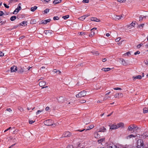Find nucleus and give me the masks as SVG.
<instances>
[{
  "mask_svg": "<svg viewBox=\"0 0 148 148\" xmlns=\"http://www.w3.org/2000/svg\"><path fill=\"white\" fill-rule=\"evenodd\" d=\"M89 16L88 15H84V16H82L80 17L79 18V19L82 20V21H83L84 20L85 18L88 16Z\"/></svg>",
  "mask_w": 148,
  "mask_h": 148,
  "instance_id": "obj_21",
  "label": "nucleus"
},
{
  "mask_svg": "<svg viewBox=\"0 0 148 148\" xmlns=\"http://www.w3.org/2000/svg\"><path fill=\"white\" fill-rule=\"evenodd\" d=\"M24 37H25V36H23L20 37L19 38V39H22Z\"/></svg>",
  "mask_w": 148,
  "mask_h": 148,
  "instance_id": "obj_63",
  "label": "nucleus"
},
{
  "mask_svg": "<svg viewBox=\"0 0 148 148\" xmlns=\"http://www.w3.org/2000/svg\"><path fill=\"white\" fill-rule=\"evenodd\" d=\"M91 31V32L90 33V34L89 35L90 37H92L93 35H94L95 34V32H93L92 30Z\"/></svg>",
  "mask_w": 148,
  "mask_h": 148,
  "instance_id": "obj_35",
  "label": "nucleus"
},
{
  "mask_svg": "<svg viewBox=\"0 0 148 148\" xmlns=\"http://www.w3.org/2000/svg\"><path fill=\"white\" fill-rule=\"evenodd\" d=\"M130 52H127V53H124L123 55L125 56H129L130 55Z\"/></svg>",
  "mask_w": 148,
  "mask_h": 148,
  "instance_id": "obj_34",
  "label": "nucleus"
},
{
  "mask_svg": "<svg viewBox=\"0 0 148 148\" xmlns=\"http://www.w3.org/2000/svg\"><path fill=\"white\" fill-rule=\"evenodd\" d=\"M111 97L110 96H108L107 95H105L104 97L103 98V101H105L108 99L110 98Z\"/></svg>",
  "mask_w": 148,
  "mask_h": 148,
  "instance_id": "obj_26",
  "label": "nucleus"
},
{
  "mask_svg": "<svg viewBox=\"0 0 148 148\" xmlns=\"http://www.w3.org/2000/svg\"><path fill=\"white\" fill-rule=\"evenodd\" d=\"M21 9V7L20 5H19L17 8H16L14 11L13 14H16Z\"/></svg>",
  "mask_w": 148,
  "mask_h": 148,
  "instance_id": "obj_8",
  "label": "nucleus"
},
{
  "mask_svg": "<svg viewBox=\"0 0 148 148\" xmlns=\"http://www.w3.org/2000/svg\"><path fill=\"white\" fill-rule=\"evenodd\" d=\"M140 53V52L139 51H137L136 52L134 53V54L135 55H136L137 54H139Z\"/></svg>",
  "mask_w": 148,
  "mask_h": 148,
  "instance_id": "obj_56",
  "label": "nucleus"
},
{
  "mask_svg": "<svg viewBox=\"0 0 148 148\" xmlns=\"http://www.w3.org/2000/svg\"><path fill=\"white\" fill-rule=\"evenodd\" d=\"M144 25V24L143 23L140 24L138 25V26L137 27V28H138L142 29L143 28Z\"/></svg>",
  "mask_w": 148,
  "mask_h": 148,
  "instance_id": "obj_25",
  "label": "nucleus"
},
{
  "mask_svg": "<svg viewBox=\"0 0 148 148\" xmlns=\"http://www.w3.org/2000/svg\"><path fill=\"white\" fill-rule=\"evenodd\" d=\"M59 19V18L58 16H55L53 17V19L54 20H58Z\"/></svg>",
  "mask_w": 148,
  "mask_h": 148,
  "instance_id": "obj_39",
  "label": "nucleus"
},
{
  "mask_svg": "<svg viewBox=\"0 0 148 148\" xmlns=\"http://www.w3.org/2000/svg\"><path fill=\"white\" fill-rule=\"evenodd\" d=\"M4 55V53H3L2 52L0 51V57H2Z\"/></svg>",
  "mask_w": 148,
  "mask_h": 148,
  "instance_id": "obj_54",
  "label": "nucleus"
},
{
  "mask_svg": "<svg viewBox=\"0 0 148 148\" xmlns=\"http://www.w3.org/2000/svg\"><path fill=\"white\" fill-rule=\"evenodd\" d=\"M54 72L55 73H57V72H58L59 74L61 73V72L60 71H57L56 69L54 70Z\"/></svg>",
  "mask_w": 148,
  "mask_h": 148,
  "instance_id": "obj_50",
  "label": "nucleus"
},
{
  "mask_svg": "<svg viewBox=\"0 0 148 148\" xmlns=\"http://www.w3.org/2000/svg\"><path fill=\"white\" fill-rule=\"evenodd\" d=\"M51 21L50 19H49L47 20H42V21L41 24H46L48 23L49 22Z\"/></svg>",
  "mask_w": 148,
  "mask_h": 148,
  "instance_id": "obj_12",
  "label": "nucleus"
},
{
  "mask_svg": "<svg viewBox=\"0 0 148 148\" xmlns=\"http://www.w3.org/2000/svg\"><path fill=\"white\" fill-rule=\"evenodd\" d=\"M66 99L65 97L62 96L57 98V101L59 103H63Z\"/></svg>",
  "mask_w": 148,
  "mask_h": 148,
  "instance_id": "obj_4",
  "label": "nucleus"
},
{
  "mask_svg": "<svg viewBox=\"0 0 148 148\" xmlns=\"http://www.w3.org/2000/svg\"><path fill=\"white\" fill-rule=\"evenodd\" d=\"M27 23V21H23L21 23L19 24V26H20L21 25L23 26V24L24 25L25 24H26L25 25H27V24H26Z\"/></svg>",
  "mask_w": 148,
  "mask_h": 148,
  "instance_id": "obj_30",
  "label": "nucleus"
},
{
  "mask_svg": "<svg viewBox=\"0 0 148 148\" xmlns=\"http://www.w3.org/2000/svg\"><path fill=\"white\" fill-rule=\"evenodd\" d=\"M45 66H42V67H41L40 68V70H42V69H45Z\"/></svg>",
  "mask_w": 148,
  "mask_h": 148,
  "instance_id": "obj_64",
  "label": "nucleus"
},
{
  "mask_svg": "<svg viewBox=\"0 0 148 148\" xmlns=\"http://www.w3.org/2000/svg\"><path fill=\"white\" fill-rule=\"evenodd\" d=\"M144 144L142 139H139L136 142V147L137 148H143Z\"/></svg>",
  "mask_w": 148,
  "mask_h": 148,
  "instance_id": "obj_1",
  "label": "nucleus"
},
{
  "mask_svg": "<svg viewBox=\"0 0 148 148\" xmlns=\"http://www.w3.org/2000/svg\"><path fill=\"white\" fill-rule=\"evenodd\" d=\"M46 84L45 81H42L40 82L39 83V85L40 86L42 87L45 86Z\"/></svg>",
  "mask_w": 148,
  "mask_h": 148,
  "instance_id": "obj_15",
  "label": "nucleus"
},
{
  "mask_svg": "<svg viewBox=\"0 0 148 148\" xmlns=\"http://www.w3.org/2000/svg\"><path fill=\"white\" fill-rule=\"evenodd\" d=\"M89 2V0H83L82 2L83 3H88Z\"/></svg>",
  "mask_w": 148,
  "mask_h": 148,
  "instance_id": "obj_44",
  "label": "nucleus"
},
{
  "mask_svg": "<svg viewBox=\"0 0 148 148\" xmlns=\"http://www.w3.org/2000/svg\"><path fill=\"white\" fill-rule=\"evenodd\" d=\"M90 20L92 21H95V22H100V20L99 19H98L96 17H92L90 18Z\"/></svg>",
  "mask_w": 148,
  "mask_h": 148,
  "instance_id": "obj_13",
  "label": "nucleus"
},
{
  "mask_svg": "<svg viewBox=\"0 0 148 148\" xmlns=\"http://www.w3.org/2000/svg\"><path fill=\"white\" fill-rule=\"evenodd\" d=\"M104 140V138H102L98 140L99 143H100L103 142Z\"/></svg>",
  "mask_w": 148,
  "mask_h": 148,
  "instance_id": "obj_31",
  "label": "nucleus"
},
{
  "mask_svg": "<svg viewBox=\"0 0 148 148\" xmlns=\"http://www.w3.org/2000/svg\"><path fill=\"white\" fill-rule=\"evenodd\" d=\"M113 89L114 90H122V89L121 88H119V87L114 88H113Z\"/></svg>",
  "mask_w": 148,
  "mask_h": 148,
  "instance_id": "obj_46",
  "label": "nucleus"
},
{
  "mask_svg": "<svg viewBox=\"0 0 148 148\" xmlns=\"http://www.w3.org/2000/svg\"><path fill=\"white\" fill-rule=\"evenodd\" d=\"M126 0H117V1L120 3H125Z\"/></svg>",
  "mask_w": 148,
  "mask_h": 148,
  "instance_id": "obj_33",
  "label": "nucleus"
},
{
  "mask_svg": "<svg viewBox=\"0 0 148 148\" xmlns=\"http://www.w3.org/2000/svg\"><path fill=\"white\" fill-rule=\"evenodd\" d=\"M112 69L111 68H103L101 69V70L105 72H107L110 71Z\"/></svg>",
  "mask_w": 148,
  "mask_h": 148,
  "instance_id": "obj_20",
  "label": "nucleus"
},
{
  "mask_svg": "<svg viewBox=\"0 0 148 148\" xmlns=\"http://www.w3.org/2000/svg\"><path fill=\"white\" fill-rule=\"evenodd\" d=\"M94 125H90L89 126V127L90 128V129H92L93 128H94Z\"/></svg>",
  "mask_w": 148,
  "mask_h": 148,
  "instance_id": "obj_55",
  "label": "nucleus"
},
{
  "mask_svg": "<svg viewBox=\"0 0 148 148\" xmlns=\"http://www.w3.org/2000/svg\"><path fill=\"white\" fill-rule=\"evenodd\" d=\"M49 9H46L44 10V12L45 13H47V12H49Z\"/></svg>",
  "mask_w": 148,
  "mask_h": 148,
  "instance_id": "obj_47",
  "label": "nucleus"
},
{
  "mask_svg": "<svg viewBox=\"0 0 148 148\" xmlns=\"http://www.w3.org/2000/svg\"><path fill=\"white\" fill-rule=\"evenodd\" d=\"M118 95L121 96V97H123V94L121 93H118Z\"/></svg>",
  "mask_w": 148,
  "mask_h": 148,
  "instance_id": "obj_51",
  "label": "nucleus"
},
{
  "mask_svg": "<svg viewBox=\"0 0 148 148\" xmlns=\"http://www.w3.org/2000/svg\"><path fill=\"white\" fill-rule=\"evenodd\" d=\"M3 5L6 8H9V6L8 5H7L6 4H5V3H4L3 4Z\"/></svg>",
  "mask_w": 148,
  "mask_h": 148,
  "instance_id": "obj_59",
  "label": "nucleus"
},
{
  "mask_svg": "<svg viewBox=\"0 0 148 148\" xmlns=\"http://www.w3.org/2000/svg\"><path fill=\"white\" fill-rule=\"evenodd\" d=\"M122 17V16H114L113 17L114 19L115 20H119L121 19Z\"/></svg>",
  "mask_w": 148,
  "mask_h": 148,
  "instance_id": "obj_16",
  "label": "nucleus"
},
{
  "mask_svg": "<svg viewBox=\"0 0 148 148\" xmlns=\"http://www.w3.org/2000/svg\"><path fill=\"white\" fill-rule=\"evenodd\" d=\"M143 45V44L142 43H141V44H140L138 45L137 46H136V47L138 49H139L140 48V47L142 46V45Z\"/></svg>",
  "mask_w": 148,
  "mask_h": 148,
  "instance_id": "obj_41",
  "label": "nucleus"
},
{
  "mask_svg": "<svg viewBox=\"0 0 148 148\" xmlns=\"http://www.w3.org/2000/svg\"><path fill=\"white\" fill-rule=\"evenodd\" d=\"M130 24L131 25V27H134L135 26V23L132 22Z\"/></svg>",
  "mask_w": 148,
  "mask_h": 148,
  "instance_id": "obj_40",
  "label": "nucleus"
},
{
  "mask_svg": "<svg viewBox=\"0 0 148 148\" xmlns=\"http://www.w3.org/2000/svg\"><path fill=\"white\" fill-rule=\"evenodd\" d=\"M6 111L9 112L10 113H11L12 112V110L11 108H10L7 109L6 110Z\"/></svg>",
  "mask_w": 148,
  "mask_h": 148,
  "instance_id": "obj_43",
  "label": "nucleus"
},
{
  "mask_svg": "<svg viewBox=\"0 0 148 148\" xmlns=\"http://www.w3.org/2000/svg\"><path fill=\"white\" fill-rule=\"evenodd\" d=\"M11 128V127H10L9 128H8V129H7L6 130H5L4 131V132H6V131H8Z\"/></svg>",
  "mask_w": 148,
  "mask_h": 148,
  "instance_id": "obj_60",
  "label": "nucleus"
},
{
  "mask_svg": "<svg viewBox=\"0 0 148 148\" xmlns=\"http://www.w3.org/2000/svg\"><path fill=\"white\" fill-rule=\"evenodd\" d=\"M99 131L98 132H95L94 133V137L95 138H100V135L99 134Z\"/></svg>",
  "mask_w": 148,
  "mask_h": 148,
  "instance_id": "obj_11",
  "label": "nucleus"
},
{
  "mask_svg": "<svg viewBox=\"0 0 148 148\" xmlns=\"http://www.w3.org/2000/svg\"><path fill=\"white\" fill-rule=\"evenodd\" d=\"M86 92L84 90H83L77 94L76 95V96L77 97L81 98L84 97L86 96Z\"/></svg>",
  "mask_w": 148,
  "mask_h": 148,
  "instance_id": "obj_2",
  "label": "nucleus"
},
{
  "mask_svg": "<svg viewBox=\"0 0 148 148\" xmlns=\"http://www.w3.org/2000/svg\"><path fill=\"white\" fill-rule=\"evenodd\" d=\"M109 126L110 127V130H115L117 129L116 125L115 124H112L111 125H110Z\"/></svg>",
  "mask_w": 148,
  "mask_h": 148,
  "instance_id": "obj_10",
  "label": "nucleus"
},
{
  "mask_svg": "<svg viewBox=\"0 0 148 148\" xmlns=\"http://www.w3.org/2000/svg\"><path fill=\"white\" fill-rule=\"evenodd\" d=\"M133 129L132 127L131 126H129L128 128V130L129 131H132Z\"/></svg>",
  "mask_w": 148,
  "mask_h": 148,
  "instance_id": "obj_37",
  "label": "nucleus"
},
{
  "mask_svg": "<svg viewBox=\"0 0 148 148\" xmlns=\"http://www.w3.org/2000/svg\"><path fill=\"white\" fill-rule=\"evenodd\" d=\"M50 120H48L45 121H44V124L45 125H53V124H50V123H49V122L50 121Z\"/></svg>",
  "mask_w": 148,
  "mask_h": 148,
  "instance_id": "obj_19",
  "label": "nucleus"
},
{
  "mask_svg": "<svg viewBox=\"0 0 148 148\" xmlns=\"http://www.w3.org/2000/svg\"><path fill=\"white\" fill-rule=\"evenodd\" d=\"M85 34V33L84 32H81L80 33L79 35H83Z\"/></svg>",
  "mask_w": 148,
  "mask_h": 148,
  "instance_id": "obj_57",
  "label": "nucleus"
},
{
  "mask_svg": "<svg viewBox=\"0 0 148 148\" xmlns=\"http://www.w3.org/2000/svg\"><path fill=\"white\" fill-rule=\"evenodd\" d=\"M127 26V28H129V29H130L132 28L131 27L130 24L129 25H128Z\"/></svg>",
  "mask_w": 148,
  "mask_h": 148,
  "instance_id": "obj_62",
  "label": "nucleus"
},
{
  "mask_svg": "<svg viewBox=\"0 0 148 148\" xmlns=\"http://www.w3.org/2000/svg\"><path fill=\"white\" fill-rule=\"evenodd\" d=\"M61 1V0H54L53 2V3L56 4L60 3Z\"/></svg>",
  "mask_w": 148,
  "mask_h": 148,
  "instance_id": "obj_24",
  "label": "nucleus"
},
{
  "mask_svg": "<svg viewBox=\"0 0 148 148\" xmlns=\"http://www.w3.org/2000/svg\"><path fill=\"white\" fill-rule=\"evenodd\" d=\"M91 53H92L93 55H95L96 56H99V53L98 51H91Z\"/></svg>",
  "mask_w": 148,
  "mask_h": 148,
  "instance_id": "obj_22",
  "label": "nucleus"
},
{
  "mask_svg": "<svg viewBox=\"0 0 148 148\" xmlns=\"http://www.w3.org/2000/svg\"><path fill=\"white\" fill-rule=\"evenodd\" d=\"M71 134L70 132L67 131L63 133L62 138L69 137L71 136Z\"/></svg>",
  "mask_w": 148,
  "mask_h": 148,
  "instance_id": "obj_3",
  "label": "nucleus"
},
{
  "mask_svg": "<svg viewBox=\"0 0 148 148\" xmlns=\"http://www.w3.org/2000/svg\"><path fill=\"white\" fill-rule=\"evenodd\" d=\"M86 102V101L85 100H82L80 101L79 102L81 103H85Z\"/></svg>",
  "mask_w": 148,
  "mask_h": 148,
  "instance_id": "obj_48",
  "label": "nucleus"
},
{
  "mask_svg": "<svg viewBox=\"0 0 148 148\" xmlns=\"http://www.w3.org/2000/svg\"><path fill=\"white\" fill-rule=\"evenodd\" d=\"M119 59L122 62V64L123 65H127L126 62L123 59L120 58Z\"/></svg>",
  "mask_w": 148,
  "mask_h": 148,
  "instance_id": "obj_17",
  "label": "nucleus"
},
{
  "mask_svg": "<svg viewBox=\"0 0 148 148\" xmlns=\"http://www.w3.org/2000/svg\"><path fill=\"white\" fill-rule=\"evenodd\" d=\"M67 148H73V146L72 145H69L68 146Z\"/></svg>",
  "mask_w": 148,
  "mask_h": 148,
  "instance_id": "obj_58",
  "label": "nucleus"
},
{
  "mask_svg": "<svg viewBox=\"0 0 148 148\" xmlns=\"http://www.w3.org/2000/svg\"><path fill=\"white\" fill-rule=\"evenodd\" d=\"M69 17V15H66L62 16V18L66 20Z\"/></svg>",
  "mask_w": 148,
  "mask_h": 148,
  "instance_id": "obj_32",
  "label": "nucleus"
},
{
  "mask_svg": "<svg viewBox=\"0 0 148 148\" xmlns=\"http://www.w3.org/2000/svg\"><path fill=\"white\" fill-rule=\"evenodd\" d=\"M66 104L67 105L71 104V106H73V103L72 102L68 101L66 103Z\"/></svg>",
  "mask_w": 148,
  "mask_h": 148,
  "instance_id": "obj_36",
  "label": "nucleus"
},
{
  "mask_svg": "<svg viewBox=\"0 0 148 148\" xmlns=\"http://www.w3.org/2000/svg\"><path fill=\"white\" fill-rule=\"evenodd\" d=\"M44 33L47 36H50L52 34V31L51 30H45Z\"/></svg>",
  "mask_w": 148,
  "mask_h": 148,
  "instance_id": "obj_7",
  "label": "nucleus"
},
{
  "mask_svg": "<svg viewBox=\"0 0 148 148\" xmlns=\"http://www.w3.org/2000/svg\"><path fill=\"white\" fill-rule=\"evenodd\" d=\"M106 128L104 127H103L101 129H100V130L99 131V132H104L106 131Z\"/></svg>",
  "mask_w": 148,
  "mask_h": 148,
  "instance_id": "obj_23",
  "label": "nucleus"
},
{
  "mask_svg": "<svg viewBox=\"0 0 148 148\" xmlns=\"http://www.w3.org/2000/svg\"><path fill=\"white\" fill-rule=\"evenodd\" d=\"M117 129L119 127H123L124 126V125L123 123H118L117 125Z\"/></svg>",
  "mask_w": 148,
  "mask_h": 148,
  "instance_id": "obj_14",
  "label": "nucleus"
},
{
  "mask_svg": "<svg viewBox=\"0 0 148 148\" xmlns=\"http://www.w3.org/2000/svg\"><path fill=\"white\" fill-rule=\"evenodd\" d=\"M136 136V135H134L132 134H131L126 136L125 137V138L127 140H129L130 139L132 138L135 137Z\"/></svg>",
  "mask_w": 148,
  "mask_h": 148,
  "instance_id": "obj_9",
  "label": "nucleus"
},
{
  "mask_svg": "<svg viewBox=\"0 0 148 148\" xmlns=\"http://www.w3.org/2000/svg\"><path fill=\"white\" fill-rule=\"evenodd\" d=\"M24 72V71L23 68L20 67L19 68V70L18 72L19 73L21 74Z\"/></svg>",
  "mask_w": 148,
  "mask_h": 148,
  "instance_id": "obj_18",
  "label": "nucleus"
},
{
  "mask_svg": "<svg viewBox=\"0 0 148 148\" xmlns=\"http://www.w3.org/2000/svg\"><path fill=\"white\" fill-rule=\"evenodd\" d=\"M4 14L3 12L1 11H0V16H2Z\"/></svg>",
  "mask_w": 148,
  "mask_h": 148,
  "instance_id": "obj_61",
  "label": "nucleus"
},
{
  "mask_svg": "<svg viewBox=\"0 0 148 148\" xmlns=\"http://www.w3.org/2000/svg\"><path fill=\"white\" fill-rule=\"evenodd\" d=\"M37 7L36 6L32 7L31 8V11L32 12H34L37 9Z\"/></svg>",
  "mask_w": 148,
  "mask_h": 148,
  "instance_id": "obj_29",
  "label": "nucleus"
},
{
  "mask_svg": "<svg viewBox=\"0 0 148 148\" xmlns=\"http://www.w3.org/2000/svg\"><path fill=\"white\" fill-rule=\"evenodd\" d=\"M90 121L91 119L90 118L88 117L84 118L83 120V122L85 124L87 125L90 123Z\"/></svg>",
  "mask_w": 148,
  "mask_h": 148,
  "instance_id": "obj_5",
  "label": "nucleus"
},
{
  "mask_svg": "<svg viewBox=\"0 0 148 148\" xmlns=\"http://www.w3.org/2000/svg\"><path fill=\"white\" fill-rule=\"evenodd\" d=\"M16 18V17L15 16H11L10 18V20L12 21H14Z\"/></svg>",
  "mask_w": 148,
  "mask_h": 148,
  "instance_id": "obj_28",
  "label": "nucleus"
},
{
  "mask_svg": "<svg viewBox=\"0 0 148 148\" xmlns=\"http://www.w3.org/2000/svg\"><path fill=\"white\" fill-rule=\"evenodd\" d=\"M43 111V110H38L36 113V114H40V112H42Z\"/></svg>",
  "mask_w": 148,
  "mask_h": 148,
  "instance_id": "obj_42",
  "label": "nucleus"
},
{
  "mask_svg": "<svg viewBox=\"0 0 148 148\" xmlns=\"http://www.w3.org/2000/svg\"><path fill=\"white\" fill-rule=\"evenodd\" d=\"M121 38L120 37H118L115 39V41L116 42H118L121 39Z\"/></svg>",
  "mask_w": 148,
  "mask_h": 148,
  "instance_id": "obj_45",
  "label": "nucleus"
},
{
  "mask_svg": "<svg viewBox=\"0 0 148 148\" xmlns=\"http://www.w3.org/2000/svg\"><path fill=\"white\" fill-rule=\"evenodd\" d=\"M35 121H33L32 120H30L29 121V123L30 124H32L35 122Z\"/></svg>",
  "mask_w": 148,
  "mask_h": 148,
  "instance_id": "obj_53",
  "label": "nucleus"
},
{
  "mask_svg": "<svg viewBox=\"0 0 148 148\" xmlns=\"http://www.w3.org/2000/svg\"><path fill=\"white\" fill-rule=\"evenodd\" d=\"M109 148H118L116 147V146L115 145H114L113 146H110L109 147Z\"/></svg>",
  "mask_w": 148,
  "mask_h": 148,
  "instance_id": "obj_49",
  "label": "nucleus"
},
{
  "mask_svg": "<svg viewBox=\"0 0 148 148\" xmlns=\"http://www.w3.org/2000/svg\"><path fill=\"white\" fill-rule=\"evenodd\" d=\"M133 78L134 79H141L142 78L141 76L140 75H138L136 76L135 77H133Z\"/></svg>",
  "mask_w": 148,
  "mask_h": 148,
  "instance_id": "obj_27",
  "label": "nucleus"
},
{
  "mask_svg": "<svg viewBox=\"0 0 148 148\" xmlns=\"http://www.w3.org/2000/svg\"><path fill=\"white\" fill-rule=\"evenodd\" d=\"M17 71V68L15 65H13L10 68V72L11 73L16 72Z\"/></svg>",
  "mask_w": 148,
  "mask_h": 148,
  "instance_id": "obj_6",
  "label": "nucleus"
},
{
  "mask_svg": "<svg viewBox=\"0 0 148 148\" xmlns=\"http://www.w3.org/2000/svg\"><path fill=\"white\" fill-rule=\"evenodd\" d=\"M45 110L46 111H48L50 110V108L49 107H46L45 108Z\"/></svg>",
  "mask_w": 148,
  "mask_h": 148,
  "instance_id": "obj_52",
  "label": "nucleus"
},
{
  "mask_svg": "<svg viewBox=\"0 0 148 148\" xmlns=\"http://www.w3.org/2000/svg\"><path fill=\"white\" fill-rule=\"evenodd\" d=\"M148 112L147 110L146 109V108H144L143 109V113H146Z\"/></svg>",
  "mask_w": 148,
  "mask_h": 148,
  "instance_id": "obj_38",
  "label": "nucleus"
}]
</instances>
